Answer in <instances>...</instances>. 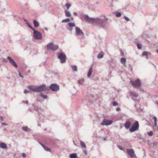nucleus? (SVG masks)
Wrapping results in <instances>:
<instances>
[{
  "instance_id": "nucleus-1",
  "label": "nucleus",
  "mask_w": 158,
  "mask_h": 158,
  "mask_svg": "<svg viewBox=\"0 0 158 158\" xmlns=\"http://www.w3.org/2000/svg\"><path fill=\"white\" fill-rule=\"evenodd\" d=\"M84 18L85 20L90 21L93 25L99 28H105L108 21L107 19L105 16H100L94 19L89 18L87 15H85Z\"/></svg>"
},
{
  "instance_id": "nucleus-2",
  "label": "nucleus",
  "mask_w": 158,
  "mask_h": 158,
  "mask_svg": "<svg viewBox=\"0 0 158 158\" xmlns=\"http://www.w3.org/2000/svg\"><path fill=\"white\" fill-rule=\"evenodd\" d=\"M28 89L31 91L35 92H41L49 90V87L45 84H42L36 86H32L31 85L28 86Z\"/></svg>"
},
{
  "instance_id": "nucleus-3",
  "label": "nucleus",
  "mask_w": 158,
  "mask_h": 158,
  "mask_svg": "<svg viewBox=\"0 0 158 158\" xmlns=\"http://www.w3.org/2000/svg\"><path fill=\"white\" fill-rule=\"evenodd\" d=\"M47 49L48 50H51L55 51L58 48V46L57 45H54L53 42L49 43L47 45Z\"/></svg>"
},
{
  "instance_id": "nucleus-4",
  "label": "nucleus",
  "mask_w": 158,
  "mask_h": 158,
  "mask_svg": "<svg viewBox=\"0 0 158 158\" xmlns=\"http://www.w3.org/2000/svg\"><path fill=\"white\" fill-rule=\"evenodd\" d=\"M57 58L59 59L61 63H63L65 61L67 58L65 55L62 52H58L57 54Z\"/></svg>"
},
{
  "instance_id": "nucleus-5",
  "label": "nucleus",
  "mask_w": 158,
  "mask_h": 158,
  "mask_svg": "<svg viewBox=\"0 0 158 158\" xmlns=\"http://www.w3.org/2000/svg\"><path fill=\"white\" fill-rule=\"evenodd\" d=\"M139 123L138 121H136L132 124L131 127L130 128L129 131L131 132H133L138 130Z\"/></svg>"
},
{
  "instance_id": "nucleus-6",
  "label": "nucleus",
  "mask_w": 158,
  "mask_h": 158,
  "mask_svg": "<svg viewBox=\"0 0 158 158\" xmlns=\"http://www.w3.org/2000/svg\"><path fill=\"white\" fill-rule=\"evenodd\" d=\"M33 31V36L35 39L37 40H41L42 39V35L41 33L35 30Z\"/></svg>"
},
{
  "instance_id": "nucleus-7",
  "label": "nucleus",
  "mask_w": 158,
  "mask_h": 158,
  "mask_svg": "<svg viewBox=\"0 0 158 158\" xmlns=\"http://www.w3.org/2000/svg\"><path fill=\"white\" fill-rule=\"evenodd\" d=\"M49 89L53 91H57L60 89L59 86L56 83L51 84L49 87Z\"/></svg>"
},
{
  "instance_id": "nucleus-8",
  "label": "nucleus",
  "mask_w": 158,
  "mask_h": 158,
  "mask_svg": "<svg viewBox=\"0 0 158 158\" xmlns=\"http://www.w3.org/2000/svg\"><path fill=\"white\" fill-rule=\"evenodd\" d=\"M130 82L134 87H139L141 85L140 81L139 79L135 80H131Z\"/></svg>"
},
{
  "instance_id": "nucleus-9",
  "label": "nucleus",
  "mask_w": 158,
  "mask_h": 158,
  "mask_svg": "<svg viewBox=\"0 0 158 158\" xmlns=\"http://www.w3.org/2000/svg\"><path fill=\"white\" fill-rule=\"evenodd\" d=\"M75 29V34L76 36L83 35H84V33L83 31L78 27H76Z\"/></svg>"
},
{
  "instance_id": "nucleus-10",
  "label": "nucleus",
  "mask_w": 158,
  "mask_h": 158,
  "mask_svg": "<svg viewBox=\"0 0 158 158\" xmlns=\"http://www.w3.org/2000/svg\"><path fill=\"white\" fill-rule=\"evenodd\" d=\"M126 150L127 154L131 158H135L136 157V155L135 153V152L133 149H127Z\"/></svg>"
},
{
  "instance_id": "nucleus-11",
  "label": "nucleus",
  "mask_w": 158,
  "mask_h": 158,
  "mask_svg": "<svg viewBox=\"0 0 158 158\" xmlns=\"http://www.w3.org/2000/svg\"><path fill=\"white\" fill-rule=\"evenodd\" d=\"M112 123L113 121L112 120L104 119L101 123V125L102 126H108L111 124Z\"/></svg>"
},
{
  "instance_id": "nucleus-12",
  "label": "nucleus",
  "mask_w": 158,
  "mask_h": 158,
  "mask_svg": "<svg viewBox=\"0 0 158 158\" xmlns=\"http://www.w3.org/2000/svg\"><path fill=\"white\" fill-rule=\"evenodd\" d=\"M7 59H8L10 63L14 67H15L16 68H17L18 67V66L16 62L15 61L12 59L10 57L8 56L7 58Z\"/></svg>"
},
{
  "instance_id": "nucleus-13",
  "label": "nucleus",
  "mask_w": 158,
  "mask_h": 158,
  "mask_svg": "<svg viewBox=\"0 0 158 158\" xmlns=\"http://www.w3.org/2000/svg\"><path fill=\"white\" fill-rule=\"evenodd\" d=\"M130 95L131 97L133 100L135 101V99H133V98H137L138 97V95L134 91L130 92Z\"/></svg>"
},
{
  "instance_id": "nucleus-14",
  "label": "nucleus",
  "mask_w": 158,
  "mask_h": 158,
  "mask_svg": "<svg viewBox=\"0 0 158 158\" xmlns=\"http://www.w3.org/2000/svg\"><path fill=\"white\" fill-rule=\"evenodd\" d=\"M131 124V123L130 121H127L124 124V126L127 129H128L130 127Z\"/></svg>"
},
{
  "instance_id": "nucleus-15",
  "label": "nucleus",
  "mask_w": 158,
  "mask_h": 158,
  "mask_svg": "<svg viewBox=\"0 0 158 158\" xmlns=\"http://www.w3.org/2000/svg\"><path fill=\"white\" fill-rule=\"evenodd\" d=\"M92 71H93V67H92V66L89 69V71L87 75L88 77L89 78L91 77V74H92Z\"/></svg>"
},
{
  "instance_id": "nucleus-16",
  "label": "nucleus",
  "mask_w": 158,
  "mask_h": 158,
  "mask_svg": "<svg viewBox=\"0 0 158 158\" xmlns=\"http://www.w3.org/2000/svg\"><path fill=\"white\" fill-rule=\"evenodd\" d=\"M0 148L4 149H7V147L6 144L4 143H0Z\"/></svg>"
},
{
  "instance_id": "nucleus-17",
  "label": "nucleus",
  "mask_w": 158,
  "mask_h": 158,
  "mask_svg": "<svg viewBox=\"0 0 158 158\" xmlns=\"http://www.w3.org/2000/svg\"><path fill=\"white\" fill-rule=\"evenodd\" d=\"M70 158H78L77 154L76 153L70 154L69 155Z\"/></svg>"
},
{
  "instance_id": "nucleus-18",
  "label": "nucleus",
  "mask_w": 158,
  "mask_h": 158,
  "mask_svg": "<svg viewBox=\"0 0 158 158\" xmlns=\"http://www.w3.org/2000/svg\"><path fill=\"white\" fill-rule=\"evenodd\" d=\"M33 23L35 27H38L39 26L38 22L36 20H33Z\"/></svg>"
},
{
  "instance_id": "nucleus-19",
  "label": "nucleus",
  "mask_w": 158,
  "mask_h": 158,
  "mask_svg": "<svg viewBox=\"0 0 158 158\" xmlns=\"http://www.w3.org/2000/svg\"><path fill=\"white\" fill-rule=\"evenodd\" d=\"M114 14L115 15L116 17H119L121 16V13L120 12L115 11L114 12Z\"/></svg>"
},
{
  "instance_id": "nucleus-20",
  "label": "nucleus",
  "mask_w": 158,
  "mask_h": 158,
  "mask_svg": "<svg viewBox=\"0 0 158 158\" xmlns=\"http://www.w3.org/2000/svg\"><path fill=\"white\" fill-rule=\"evenodd\" d=\"M41 145L44 148V149L47 151L48 152H50V149L48 148V147H47L45 145H44V144H41Z\"/></svg>"
},
{
  "instance_id": "nucleus-21",
  "label": "nucleus",
  "mask_w": 158,
  "mask_h": 158,
  "mask_svg": "<svg viewBox=\"0 0 158 158\" xmlns=\"http://www.w3.org/2000/svg\"><path fill=\"white\" fill-rule=\"evenodd\" d=\"M120 62H121V63H122L124 65H125L126 62V58H122L120 60Z\"/></svg>"
},
{
  "instance_id": "nucleus-22",
  "label": "nucleus",
  "mask_w": 158,
  "mask_h": 158,
  "mask_svg": "<svg viewBox=\"0 0 158 158\" xmlns=\"http://www.w3.org/2000/svg\"><path fill=\"white\" fill-rule=\"evenodd\" d=\"M80 144L82 148H86V146L85 143L81 141H80Z\"/></svg>"
},
{
  "instance_id": "nucleus-23",
  "label": "nucleus",
  "mask_w": 158,
  "mask_h": 158,
  "mask_svg": "<svg viewBox=\"0 0 158 158\" xmlns=\"http://www.w3.org/2000/svg\"><path fill=\"white\" fill-rule=\"evenodd\" d=\"M22 129L26 131H29L31 129L28 128L27 127H22Z\"/></svg>"
},
{
  "instance_id": "nucleus-24",
  "label": "nucleus",
  "mask_w": 158,
  "mask_h": 158,
  "mask_svg": "<svg viewBox=\"0 0 158 158\" xmlns=\"http://www.w3.org/2000/svg\"><path fill=\"white\" fill-rule=\"evenodd\" d=\"M40 96L44 99H46L48 98V96L43 93H41L40 94Z\"/></svg>"
},
{
  "instance_id": "nucleus-25",
  "label": "nucleus",
  "mask_w": 158,
  "mask_h": 158,
  "mask_svg": "<svg viewBox=\"0 0 158 158\" xmlns=\"http://www.w3.org/2000/svg\"><path fill=\"white\" fill-rule=\"evenodd\" d=\"M64 12L65 13V15L66 16L70 17L71 15V14L69 11H68V10H65Z\"/></svg>"
},
{
  "instance_id": "nucleus-26",
  "label": "nucleus",
  "mask_w": 158,
  "mask_h": 158,
  "mask_svg": "<svg viewBox=\"0 0 158 158\" xmlns=\"http://www.w3.org/2000/svg\"><path fill=\"white\" fill-rule=\"evenodd\" d=\"M103 56V54L102 52H100L99 53L97 56V58L98 59H100L102 58Z\"/></svg>"
},
{
  "instance_id": "nucleus-27",
  "label": "nucleus",
  "mask_w": 158,
  "mask_h": 158,
  "mask_svg": "<svg viewBox=\"0 0 158 158\" xmlns=\"http://www.w3.org/2000/svg\"><path fill=\"white\" fill-rule=\"evenodd\" d=\"M68 26L70 27H75V24L74 23L70 22L68 23Z\"/></svg>"
},
{
  "instance_id": "nucleus-28",
  "label": "nucleus",
  "mask_w": 158,
  "mask_h": 158,
  "mask_svg": "<svg viewBox=\"0 0 158 158\" xmlns=\"http://www.w3.org/2000/svg\"><path fill=\"white\" fill-rule=\"evenodd\" d=\"M70 21V20L69 19L67 18V19H64L62 20V23H67Z\"/></svg>"
},
{
  "instance_id": "nucleus-29",
  "label": "nucleus",
  "mask_w": 158,
  "mask_h": 158,
  "mask_svg": "<svg viewBox=\"0 0 158 158\" xmlns=\"http://www.w3.org/2000/svg\"><path fill=\"white\" fill-rule=\"evenodd\" d=\"M72 68L73 71L77 72V67L76 65L73 66Z\"/></svg>"
},
{
  "instance_id": "nucleus-30",
  "label": "nucleus",
  "mask_w": 158,
  "mask_h": 158,
  "mask_svg": "<svg viewBox=\"0 0 158 158\" xmlns=\"http://www.w3.org/2000/svg\"><path fill=\"white\" fill-rule=\"evenodd\" d=\"M84 81V79L83 78L79 80L78 81V83L80 84H82Z\"/></svg>"
},
{
  "instance_id": "nucleus-31",
  "label": "nucleus",
  "mask_w": 158,
  "mask_h": 158,
  "mask_svg": "<svg viewBox=\"0 0 158 158\" xmlns=\"http://www.w3.org/2000/svg\"><path fill=\"white\" fill-rule=\"evenodd\" d=\"M71 5L70 3H67L65 5V6L67 8L66 10H68L69 9V8L71 7Z\"/></svg>"
},
{
  "instance_id": "nucleus-32",
  "label": "nucleus",
  "mask_w": 158,
  "mask_h": 158,
  "mask_svg": "<svg viewBox=\"0 0 158 158\" xmlns=\"http://www.w3.org/2000/svg\"><path fill=\"white\" fill-rule=\"evenodd\" d=\"M27 26L30 28L33 31H34L35 29L33 28V27L29 23H27Z\"/></svg>"
},
{
  "instance_id": "nucleus-33",
  "label": "nucleus",
  "mask_w": 158,
  "mask_h": 158,
  "mask_svg": "<svg viewBox=\"0 0 158 158\" xmlns=\"http://www.w3.org/2000/svg\"><path fill=\"white\" fill-rule=\"evenodd\" d=\"M137 47L139 49H141V44L140 43H137Z\"/></svg>"
},
{
  "instance_id": "nucleus-34",
  "label": "nucleus",
  "mask_w": 158,
  "mask_h": 158,
  "mask_svg": "<svg viewBox=\"0 0 158 158\" xmlns=\"http://www.w3.org/2000/svg\"><path fill=\"white\" fill-rule=\"evenodd\" d=\"M149 54V53L148 52H144L142 53V55L143 56H148Z\"/></svg>"
},
{
  "instance_id": "nucleus-35",
  "label": "nucleus",
  "mask_w": 158,
  "mask_h": 158,
  "mask_svg": "<svg viewBox=\"0 0 158 158\" xmlns=\"http://www.w3.org/2000/svg\"><path fill=\"white\" fill-rule=\"evenodd\" d=\"M148 134L149 136H151L152 135L153 133L152 131H150L148 133Z\"/></svg>"
},
{
  "instance_id": "nucleus-36",
  "label": "nucleus",
  "mask_w": 158,
  "mask_h": 158,
  "mask_svg": "<svg viewBox=\"0 0 158 158\" xmlns=\"http://www.w3.org/2000/svg\"><path fill=\"white\" fill-rule=\"evenodd\" d=\"M117 147L121 150H123L124 149H123V148L122 147H121L120 145H118Z\"/></svg>"
},
{
  "instance_id": "nucleus-37",
  "label": "nucleus",
  "mask_w": 158,
  "mask_h": 158,
  "mask_svg": "<svg viewBox=\"0 0 158 158\" xmlns=\"http://www.w3.org/2000/svg\"><path fill=\"white\" fill-rule=\"evenodd\" d=\"M113 105L114 106H117L118 105V104L116 102H114L113 103Z\"/></svg>"
},
{
  "instance_id": "nucleus-38",
  "label": "nucleus",
  "mask_w": 158,
  "mask_h": 158,
  "mask_svg": "<svg viewBox=\"0 0 158 158\" xmlns=\"http://www.w3.org/2000/svg\"><path fill=\"white\" fill-rule=\"evenodd\" d=\"M124 17L125 18V20L127 21H129V19L126 16H124Z\"/></svg>"
},
{
  "instance_id": "nucleus-39",
  "label": "nucleus",
  "mask_w": 158,
  "mask_h": 158,
  "mask_svg": "<svg viewBox=\"0 0 158 158\" xmlns=\"http://www.w3.org/2000/svg\"><path fill=\"white\" fill-rule=\"evenodd\" d=\"M18 73H19V76L23 78V76L21 75L20 72L19 71H18Z\"/></svg>"
},
{
  "instance_id": "nucleus-40",
  "label": "nucleus",
  "mask_w": 158,
  "mask_h": 158,
  "mask_svg": "<svg viewBox=\"0 0 158 158\" xmlns=\"http://www.w3.org/2000/svg\"><path fill=\"white\" fill-rule=\"evenodd\" d=\"M22 156L23 158H24L26 156V155L24 153H23L22 154Z\"/></svg>"
},
{
  "instance_id": "nucleus-41",
  "label": "nucleus",
  "mask_w": 158,
  "mask_h": 158,
  "mask_svg": "<svg viewBox=\"0 0 158 158\" xmlns=\"http://www.w3.org/2000/svg\"><path fill=\"white\" fill-rule=\"evenodd\" d=\"M30 92L28 90H27V89H25L24 91V93L25 94H26L27 93H29Z\"/></svg>"
},
{
  "instance_id": "nucleus-42",
  "label": "nucleus",
  "mask_w": 158,
  "mask_h": 158,
  "mask_svg": "<svg viewBox=\"0 0 158 158\" xmlns=\"http://www.w3.org/2000/svg\"><path fill=\"white\" fill-rule=\"evenodd\" d=\"M153 119L154 120V122H156L157 118H156L155 116L153 117Z\"/></svg>"
},
{
  "instance_id": "nucleus-43",
  "label": "nucleus",
  "mask_w": 158,
  "mask_h": 158,
  "mask_svg": "<svg viewBox=\"0 0 158 158\" xmlns=\"http://www.w3.org/2000/svg\"><path fill=\"white\" fill-rule=\"evenodd\" d=\"M23 102L25 103V104H27L28 103V102L27 100L26 101H23Z\"/></svg>"
},
{
  "instance_id": "nucleus-44",
  "label": "nucleus",
  "mask_w": 158,
  "mask_h": 158,
  "mask_svg": "<svg viewBox=\"0 0 158 158\" xmlns=\"http://www.w3.org/2000/svg\"><path fill=\"white\" fill-rule=\"evenodd\" d=\"M3 61L4 62H7V61L6 59H3Z\"/></svg>"
},
{
  "instance_id": "nucleus-45",
  "label": "nucleus",
  "mask_w": 158,
  "mask_h": 158,
  "mask_svg": "<svg viewBox=\"0 0 158 158\" xmlns=\"http://www.w3.org/2000/svg\"><path fill=\"white\" fill-rule=\"evenodd\" d=\"M73 14L74 15H76V16H77V13L75 12H73Z\"/></svg>"
},
{
  "instance_id": "nucleus-46",
  "label": "nucleus",
  "mask_w": 158,
  "mask_h": 158,
  "mask_svg": "<svg viewBox=\"0 0 158 158\" xmlns=\"http://www.w3.org/2000/svg\"><path fill=\"white\" fill-rule=\"evenodd\" d=\"M24 21L27 24V23H29V22L27 21V20L26 19H24Z\"/></svg>"
},
{
  "instance_id": "nucleus-47",
  "label": "nucleus",
  "mask_w": 158,
  "mask_h": 158,
  "mask_svg": "<svg viewBox=\"0 0 158 158\" xmlns=\"http://www.w3.org/2000/svg\"><path fill=\"white\" fill-rule=\"evenodd\" d=\"M84 153L86 155H87V152H86V151H84Z\"/></svg>"
},
{
  "instance_id": "nucleus-48",
  "label": "nucleus",
  "mask_w": 158,
  "mask_h": 158,
  "mask_svg": "<svg viewBox=\"0 0 158 158\" xmlns=\"http://www.w3.org/2000/svg\"><path fill=\"white\" fill-rule=\"evenodd\" d=\"M120 108L119 107H118L117 108H116V110L117 111H119L120 110Z\"/></svg>"
},
{
  "instance_id": "nucleus-49",
  "label": "nucleus",
  "mask_w": 158,
  "mask_h": 158,
  "mask_svg": "<svg viewBox=\"0 0 158 158\" xmlns=\"http://www.w3.org/2000/svg\"><path fill=\"white\" fill-rule=\"evenodd\" d=\"M2 124L3 125H7V124L6 123H2Z\"/></svg>"
},
{
  "instance_id": "nucleus-50",
  "label": "nucleus",
  "mask_w": 158,
  "mask_h": 158,
  "mask_svg": "<svg viewBox=\"0 0 158 158\" xmlns=\"http://www.w3.org/2000/svg\"><path fill=\"white\" fill-rule=\"evenodd\" d=\"M32 110V108H29L28 109V110L29 111H31V110Z\"/></svg>"
},
{
  "instance_id": "nucleus-51",
  "label": "nucleus",
  "mask_w": 158,
  "mask_h": 158,
  "mask_svg": "<svg viewBox=\"0 0 158 158\" xmlns=\"http://www.w3.org/2000/svg\"><path fill=\"white\" fill-rule=\"evenodd\" d=\"M116 2V1L115 0H113L112 2L113 4H114V3L115 2Z\"/></svg>"
},
{
  "instance_id": "nucleus-52",
  "label": "nucleus",
  "mask_w": 158,
  "mask_h": 158,
  "mask_svg": "<svg viewBox=\"0 0 158 158\" xmlns=\"http://www.w3.org/2000/svg\"><path fill=\"white\" fill-rule=\"evenodd\" d=\"M156 122H154V125L156 126Z\"/></svg>"
},
{
  "instance_id": "nucleus-53",
  "label": "nucleus",
  "mask_w": 158,
  "mask_h": 158,
  "mask_svg": "<svg viewBox=\"0 0 158 158\" xmlns=\"http://www.w3.org/2000/svg\"><path fill=\"white\" fill-rule=\"evenodd\" d=\"M44 29H45L46 31H48V29L47 28V27H45Z\"/></svg>"
},
{
  "instance_id": "nucleus-54",
  "label": "nucleus",
  "mask_w": 158,
  "mask_h": 158,
  "mask_svg": "<svg viewBox=\"0 0 158 158\" xmlns=\"http://www.w3.org/2000/svg\"><path fill=\"white\" fill-rule=\"evenodd\" d=\"M156 52H157V53H158V49L156 50Z\"/></svg>"
},
{
  "instance_id": "nucleus-55",
  "label": "nucleus",
  "mask_w": 158,
  "mask_h": 158,
  "mask_svg": "<svg viewBox=\"0 0 158 158\" xmlns=\"http://www.w3.org/2000/svg\"><path fill=\"white\" fill-rule=\"evenodd\" d=\"M106 140V138H104V140Z\"/></svg>"
}]
</instances>
